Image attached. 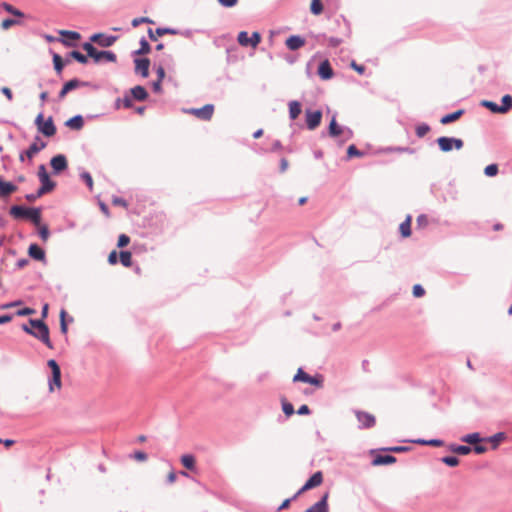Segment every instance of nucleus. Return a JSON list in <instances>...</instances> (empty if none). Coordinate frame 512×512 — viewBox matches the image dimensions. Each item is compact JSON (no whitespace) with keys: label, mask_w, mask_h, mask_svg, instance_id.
I'll return each mask as SVG.
<instances>
[{"label":"nucleus","mask_w":512,"mask_h":512,"mask_svg":"<svg viewBox=\"0 0 512 512\" xmlns=\"http://www.w3.org/2000/svg\"><path fill=\"white\" fill-rule=\"evenodd\" d=\"M46 147V143L36 136L35 141L29 146V148L20 154V160L24 161V157L32 159L37 153Z\"/></svg>","instance_id":"0eeeda50"},{"label":"nucleus","mask_w":512,"mask_h":512,"mask_svg":"<svg viewBox=\"0 0 512 512\" xmlns=\"http://www.w3.org/2000/svg\"><path fill=\"white\" fill-rule=\"evenodd\" d=\"M410 442L419 444V445H427V446H433V447H441L444 445V441L441 439H430V440L416 439V440H411Z\"/></svg>","instance_id":"cd10ccee"},{"label":"nucleus","mask_w":512,"mask_h":512,"mask_svg":"<svg viewBox=\"0 0 512 512\" xmlns=\"http://www.w3.org/2000/svg\"><path fill=\"white\" fill-rule=\"evenodd\" d=\"M348 158L363 156V152L357 149L355 145H350L347 149Z\"/></svg>","instance_id":"de8ad7c7"},{"label":"nucleus","mask_w":512,"mask_h":512,"mask_svg":"<svg viewBox=\"0 0 512 512\" xmlns=\"http://www.w3.org/2000/svg\"><path fill=\"white\" fill-rule=\"evenodd\" d=\"M39 236L40 238L43 240V241H47V239L49 238L50 236V232H49V229L47 226H42L40 229H39Z\"/></svg>","instance_id":"e2e57ef3"},{"label":"nucleus","mask_w":512,"mask_h":512,"mask_svg":"<svg viewBox=\"0 0 512 512\" xmlns=\"http://www.w3.org/2000/svg\"><path fill=\"white\" fill-rule=\"evenodd\" d=\"M355 415H356V418L359 422V428L360 429H368V428H371L375 425V417L368 413V412H363V411H359V410H356L355 411Z\"/></svg>","instance_id":"1a4fd4ad"},{"label":"nucleus","mask_w":512,"mask_h":512,"mask_svg":"<svg viewBox=\"0 0 512 512\" xmlns=\"http://www.w3.org/2000/svg\"><path fill=\"white\" fill-rule=\"evenodd\" d=\"M35 124L43 135L46 137H52L56 133V127L53 123L52 117H49L47 120H44L43 114L39 113L35 119Z\"/></svg>","instance_id":"7ed1b4c3"},{"label":"nucleus","mask_w":512,"mask_h":512,"mask_svg":"<svg viewBox=\"0 0 512 512\" xmlns=\"http://www.w3.org/2000/svg\"><path fill=\"white\" fill-rule=\"evenodd\" d=\"M484 173L488 177L496 176L498 173V166L496 164H490L485 167Z\"/></svg>","instance_id":"09e8293b"},{"label":"nucleus","mask_w":512,"mask_h":512,"mask_svg":"<svg viewBox=\"0 0 512 512\" xmlns=\"http://www.w3.org/2000/svg\"><path fill=\"white\" fill-rule=\"evenodd\" d=\"M181 463L182 465L189 469V470H194L195 469V458L193 455L191 454H185L181 457Z\"/></svg>","instance_id":"72a5a7b5"},{"label":"nucleus","mask_w":512,"mask_h":512,"mask_svg":"<svg viewBox=\"0 0 512 512\" xmlns=\"http://www.w3.org/2000/svg\"><path fill=\"white\" fill-rule=\"evenodd\" d=\"M66 311L64 309L60 312V330L63 334L67 333V324L65 322Z\"/></svg>","instance_id":"4d7b16f0"},{"label":"nucleus","mask_w":512,"mask_h":512,"mask_svg":"<svg viewBox=\"0 0 512 512\" xmlns=\"http://www.w3.org/2000/svg\"><path fill=\"white\" fill-rule=\"evenodd\" d=\"M134 63L135 73L140 74L143 78L148 77L150 60L148 58H136Z\"/></svg>","instance_id":"4468645a"},{"label":"nucleus","mask_w":512,"mask_h":512,"mask_svg":"<svg viewBox=\"0 0 512 512\" xmlns=\"http://www.w3.org/2000/svg\"><path fill=\"white\" fill-rule=\"evenodd\" d=\"M50 165L53 169L54 174H59L68 167L66 156L58 154L51 158Z\"/></svg>","instance_id":"ddd939ff"},{"label":"nucleus","mask_w":512,"mask_h":512,"mask_svg":"<svg viewBox=\"0 0 512 512\" xmlns=\"http://www.w3.org/2000/svg\"><path fill=\"white\" fill-rule=\"evenodd\" d=\"M328 46L336 48L342 43V39L338 37H329L328 40Z\"/></svg>","instance_id":"0e129e2a"},{"label":"nucleus","mask_w":512,"mask_h":512,"mask_svg":"<svg viewBox=\"0 0 512 512\" xmlns=\"http://www.w3.org/2000/svg\"><path fill=\"white\" fill-rule=\"evenodd\" d=\"M188 112L201 120L207 121L210 120L213 116L214 105L206 104L201 108H191Z\"/></svg>","instance_id":"9b49d317"},{"label":"nucleus","mask_w":512,"mask_h":512,"mask_svg":"<svg viewBox=\"0 0 512 512\" xmlns=\"http://www.w3.org/2000/svg\"><path fill=\"white\" fill-rule=\"evenodd\" d=\"M28 254L31 258L42 261L45 259V251L37 244H31L28 248Z\"/></svg>","instance_id":"aec40b11"},{"label":"nucleus","mask_w":512,"mask_h":512,"mask_svg":"<svg viewBox=\"0 0 512 512\" xmlns=\"http://www.w3.org/2000/svg\"><path fill=\"white\" fill-rule=\"evenodd\" d=\"M156 34L158 36H163L165 34L176 35V34H178V31L176 29H173V28H157L156 29Z\"/></svg>","instance_id":"603ef678"},{"label":"nucleus","mask_w":512,"mask_h":512,"mask_svg":"<svg viewBox=\"0 0 512 512\" xmlns=\"http://www.w3.org/2000/svg\"><path fill=\"white\" fill-rule=\"evenodd\" d=\"M323 481V475L320 471L315 472L302 486V488L292 497V499H296L303 492L315 488L319 486Z\"/></svg>","instance_id":"6e6552de"},{"label":"nucleus","mask_w":512,"mask_h":512,"mask_svg":"<svg viewBox=\"0 0 512 512\" xmlns=\"http://www.w3.org/2000/svg\"><path fill=\"white\" fill-rule=\"evenodd\" d=\"M10 215L16 219H29L35 225L41 221V208H27L20 205H13L9 211Z\"/></svg>","instance_id":"f257e3e1"},{"label":"nucleus","mask_w":512,"mask_h":512,"mask_svg":"<svg viewBox=\"0 0 512 512\" xmlns=\"http://www.w3.org/2000/svg\"><path fill=\"white\" fill-rule=\"evenodd\" d=\"M237 41L243 47L251 46L255 48L261 41V35L255 31L249 36L248 32L241 31L237 36Z\"/></svg>","instance_id":"39448f33"},{"label":"nucleus","mask_w":512,"mask_h":512,"mask_svg":"<svg viewBox=\"0 0 512 512\" xmlns=\"http://www.w3.org/2000/svg\"><path fill=\"white\" fill-rule=\"evenodd\" d=\"M60 34L64 37H67L69 40L73 41L79 40L81 37L80 34L76 31L61 30Z\"/></svg>","instance_id":"a18cd8bd"},{"label":"nucleus","mask_w":512,"mask_h":512,"mask_svg":"<svg viewBox=\"0 0 512 512\" xmlns=\"http://www.w3.org/2000/svg\"><path fill=\"white\" fill-rule=\"evenodd\" d=\"M308 376L309 374H307L302 368H299L293 377V381L306 383Z\"/></svg>","instance_id":"c03bdc74"},{"label":"nucleus","mask_w":512,"mask_h":512,"mask_svg":"<svg viewBox=\"0 0 512 512\" xmlns=\"http://www.w3.org/2000/svg\"><path fill=\"white\" fill-rule=\"evenodd\" d=\"M69 57L75 59L76 61H78L79 63L81 64H87L88 63V56L87 55H84L82 54L81 52L77 51V50H73L71 51L69 54H68Z\"/></svg>","instance_id":"ea45409f"},{"label":"nucleus","mask_w":512,"mask_h":512,"mask_svg":"<svg viewBox=\"0 0 512 512\" xmlns=\"http://www.w3.org/2000/svg\"><path fill=\"white\" fill-rule=\"evenodd\" d=\"M285 44L289 50L295 51L305 45V39L299 35H292L286 39Z\"/></svg>","instance_id":"a211bd4d"},{"label":"nucleus","mask_w":512,"mask_h":512,"mask_svg":"<svg viewBox=\"0 0 512 512\" xmlns=\"http://www.w3.org/2000/svg\"><path fill=\"white\" fill-rule=\"evenodd\" d=\"M322 112L320 110H305L306 126L309 130H315L321 123Z\"/></svg>","instance_id":"423d86ee"},{"label":"nucleus","mask_w":512,"mask_h":512,"mask_svg":"<svg viewBox=\"0 0 512 512\" xmlns=\"http://www.w3.org/2000/svg\"><path fill=\"white\" fill-rule=\"evenodd\" d=\"M68 63H69V59H66L64 62L62 57L59 54H57V53L53 54L54 69L58 75H61L64 66Z\"/></svg>","instance_id":"bb28decb"},{"label":"nucleus","mask_w":512,"mask_h":512,"mask_svg":"<svg viewBox=\"0 0 512 512\" xmlns=\"http://www.w3.org/2000/svg\"><path fill=\"white\" fill-rule=\"evenodd\" d=\"M65 125L73 130H80L84 125V120L81 115H75L68 119Z\"/></svg>","instance_id":"b1692460"},{"label":"nucleus","mask_w":512,"mask_h":512,"mask_svg":"<svg viewBox=\"0 0 512 512\" xmlns=\"http://www.w3.org/2000/svg\"><path fill=\"white\" fill-rule=\"evenodd\" d=\"M436 142L442 152H450L453 149L451 137L441 136L436 140Z\"/></svg>","instance_id":"5701e85b"},{"label":"nucleus","mask_w":512,"mask_h":512,"mask_svg":"<svg viewBox=\"0 0 512 512\" xmlns=\"http://www.w3.org/2000/svg\"><path fill=\"white\" fill-rule=\"evenodd\" d=\"M90 58H92L94 60V62H96V63H99L102 61L115 62L117 59L116 54L114 52L106 51V50L98 51L97 49L93 53V56H91Z\"/></svg>","instance_id":"2eb2a0df"},{"label":"nucleus","mask_w":512,"mask_h":512,"mask_svg":"<svg viewBox=\"0 0 512 512\" xmlns=\"http://www.w3.org/2000/svg\"><path fill=\"white\" fill-rule=\"evenodd\" d=\"M117 40V36L106 35L103 33H95L90 37V41L98 44L101 47H110Z\"/></svg>","instance_id":"f8f14e48"},{"label":"nucleus","mask_w":512,"mask_h":512,"mask_svg":"<svg viewBox=\"0 0 512 512\" xmlns=\"http://www.w3.org/2000/svg\"><path fill=\"white\" fill-rule=\"evenodd\" d=\"M382 450L383 451H388V452H394V453H401V452H405V451L409 450V447H406V446H393V447L383 448Z\"/></svg>","instance_id":"bf43d9fd"},{"label":"nucleus","mask_w":512,"mask_h":512,"mask_svg":"<svg viewBox=\"0 0 512 512\" xmlns=\"http://www.w3.org/2000/svg\"><path fill=\"white\" fill-rule=\"evenodd\" d=\"M400 233L403 237H409L411 235V216L407 218L399 226Z\"/></svg>","instance_id":"c756f323"},{"label":"nucleus","mask_w":512,"mask_h":512,"mask_svg":"<svg viewBox=\"0 0 512 512\" xmlns=\"http://www.w3.org/2000/svg\"><path fill=\"white\" fill-rule=\"evenodd\" d=\"M151 51V46L148 43V41L142 37L140 40V48L136 51H134L135 55H145L148 54Z\"/></svg>","instance_id":"f704fd0d"},{"label":"nucleus","mask_w":512,"mask_h":512,"mask_svg":"<svg viewBox=\"0 0 512 512\" xmlns=\"http://www.w3.org/2000/svg\"><path fill=\"white\" fill-rule=\"evenodd\" d=\"M396 462V458L389 454H378L372 460V465L380 466V465H388Z\"/></svg>","instance_id":"6ab92c4d"},{"label":"nucleus","mask_w":512,"mask_h":512,"mask_svg":"<svg viewBox=\"0 0 512 512\" xmlns=\"http://www.w3.org/2000/svg\"><path fill=\"white\" fill-rule=\"evenodd\" d=\"M472 449L476 454H483L487 451V447L484 445H480L479 443L474 444Z\"/></svg>","instance_id":"774afa93"},{"label":"nucleus","mask_w":512,"mask_h":512,"mask_svg":"<svg viewBox=\"0 0 512 512\" xmlns=\"http://www.w3.org/2000/svg\"><path fill=\"white\" fill-rule=\"evenodd\" d=\"M1 6L3 7V9H4L6 12H8V13H10V14L14 15V16H17V17H23V16H24V14H23L20 10L16 9L15 7H13V6H12L11 4H9V3L3 2V3L1 4Z\"/></svg>","instance_id":"a19ab883"},{"label":"nucleus","mask_w":512,"mask_h":512,"mask_svg":"<svg viewBox=\"0 0 512 512\" xmlns=\"http://www.w3.org/2000/svg\"><path fill=\"white\" fill-rule=\"evenodd\" d=\"M89 83L85 81H81L77 78L71 79L68 82H66L62 89L59 92V99H63L69 92L79 88V87H85L88 86Z\"/></svg>","instance_id":"9d476101"},{"label":"nucleus","mask_w":512,"mask_h":512,"mask_svg":"<svg viewBox=\"0 0 512 512\" xmlns=\"http://www.w3.org/2000/svg\"><path fill=\"white\" fill-rule=\"evenodd\" d=\"M464 113V110L460 109L453 113L446 114L440 119V123L443 125L449 124L451 122H454L458 120Z\"/></svg>","instance_id":"a878e982"},{"label":"nucleus","mask_w":512,"mask_h":512,"mask_svg":"<svg viewBox=\"0 0 512 512\" xmlns=\"http://www.w3.org/2000/svg\"><path fill=\"white\" fill-rule=\"evenodd\" d=\"M141 23H153V21L147 17H140V18H135L132 20V26L133 27H137L139 26Z\"/></svg>","instance_id":"680f3d73"},{"label":"nucleus","mask_w":512,"mask_h":512,"mask_svg":"<svg viewBox=\"0 0 512 512\" xmlns=\"http://www.w3.org/2000/svg\"><path fill=\"white\" fill-rule=\"evenodd\" d=\"M441 461L450 467H455L459 464V459L456 456H445Z\"/></svg>","instance_id":"49530a36"},{"label":"nucleus","mask_w":512,"mask_h":512,"mask_svg":"<svg viewBox=\"0 0 512 512\" xmlns=\"http://www.w3.org/2000/svg\"><path fill=\"white\" fill-rule=\"evenodd\" d=\"M17 190V186L12 182L3 180L0 176V198H7Z\"/></svg>","instance_id":"f3484780"},{"label":"nucleus","mask_w":512,"mask_h":512,"mask_svg":"<svg viewBox=\"0 0 512 512\" xmlns=\"http://www.w3.org/2000/svg\"><path fill=\"white\" fill-rule=\"evenodd\" d=\"M289 106V117L291 120H295L301 114V104L296 100H292L288 104Z\"/></svg>","instance_id":"393cba45"},{"label":"nucleus","mask_w":512,"mask_h":512,"mask_svg":"<svg viewBox=\"0 0 512 512\" xmlns=\"http://www.w3.org/2000/svg\"><path fill=\"white\" fill-rule=\"evenodd\" d=\"M130 238L126 234H121L118 238L117 246L122 248L129 244Z\"/></svg>","instance_id":"052dcab7"},{"label":"nucleus","mask_w":512,"mask_h":512,"mask_svg":"<svg viewBox=\"0 0 512 512\" xmlns=\"http://www.w3.org/2000/svg\"><path fill=\"white\" fill-rule=\"evenodd\" d=\"M117 262H118V255H117V252L115 250H113L108 255V263L110 265H115V264H117Z\"/></svg>","instance_id":"69168bd1"},{"label":"nucleus","mask_w":512,"mask_h":512,"mask_svg":"<svg viewBox=\"0 0 512 512\" xmlns=\"http://www.w3.org/2000/svg\"><path fill=\"white\" fill-rule=\"evenodd\" d=\"M412 292H413V296L417 297V298L422 297L425 294V290L420 284H415L413 286Z\"/></svg>","instance_id":"13d9d810"},{"label":"nucleus","mask_w":512,"mask_h":512,"mask_svg":"<svg viewBox=\"0 0 512 512\" xmlns=\"http://www.w3.org/2000/svg\"><path fill=\"white\" fill-rule=\"evenodd\" d=\"M449 449L453 453H456V454H459V455H468L472 451V448L470 446H467V445H456V444L450 445Z\"/></svg>","instance_id":"473e14b6"},{"label":"nucleus","mask_w":512,"mask_h":512,"mask_svg":"<svg viewBox=\"0 0 512 512\" xmlns=\"http://www.w3.org/2000/svg\"><path fill=\"white\" fill-rule=\"evenodd\" d=\"M37 175L41 183L40 192L49 193L56 187V183L50 179V176L44 164H41L38 167Z\"/></svg>","instance_id":"20e7f679"},{"label":"nucleus","mask_w":512,"mask_h":512,"mask_svg":"<svg viewBox=\"0 0 512 512\" xmlns=\"http://www.w3.org/2000/svg\"><path fill=\"white\" fill-rule=\"evenodd\" d=\"M306 383L313 385L317 388H322L323 387V376L320 374H317L315 376L309 375Z\"/></svg>","instance_id":"4c0bfd02"},{"label":"nucleus","mask_w":512,"mask_h":512,"mask_svg":"<svg viewBox=\"0 0 512 512\" xmlns=\"http://www.w3.org/2000/svg\"><path fill=\"white\" fill-rule=\"evenodd\" d=\"M318 75L323 80H329L333 77V69L328 60H324L320 63L318 67Z\"/></svg>","instance_id":"dca6fc26"},{"label":"nucleus","mask_w":512,"mask_h":512,"mask_svg":"<svg viewBox=\"0 0 512 512\" xmlns=\"http://www.w3.org/2000/svg\"><path fill=\"white\" fill-rule=\"evenodd\" d=\"M29 323L32 326V329L35 331V338L42 341L48 348H53L49 337L48 326L39 319H30Z\"/></svg>","instance_id":"f03ea898"},{"label":"nucleus","mask_w":512,"mask_h":512,"mask_svg":"<svg viewBox=\"0 0 512 512\" xmlns=\"http://www.w3.org/2000/svg\"><path fill=\"white\" fill-rule=\"evenodd\" d=\"M282 410L286 416H291L294 414L293 405L290 402L285 401V400L282 401Z\"/></svg>","instance_id":"8fccbe9b"},{"label":"nucleus","mask_w":512,"mask_h":512,"mask_svg":"<svg viewBox=\"0 0 512 512\" xmlns=\"http://www.w3.org/2000/svg\"><path fill=\"white\" fill-rule=\"evenodd\" d=\"M344 129L345 127L337 124L336 118L333 116L328 128L329 136L332 138L339 137L343 133Z\"/></svg>","instance_id":"412c9836"},{"label":"nucleus","mask_w":512,"mask_h":512,"mask_svg":"<svg viewBox=\"0 0 512 512\" xmlns=\"http://www.w3.org/2000/svg\"><path fill=\"white\" fill-rule=\"evenodd\" d=\"M506 435L504 432H498L488 438H485V441L491 442L493 444V449H496L499 445V442L504 440Z\"/></svg>","instance_id":"c9c22d12"},{"label":"nucleus","mask_w":512,"mask_h":512,"mask_svg":"<svg viewBox=\"0 0 512 512\" xmlns=\"http://www.w3.org/2000/svg\"><path fill=\"white\" fill-rule=\"evenodd\" d=\"M82 48L84 51H86L88 57L93 56V53L96 51V48L91 42L83 43Z\"/></svg>","instance_id":"5fc2aeb1"},{"label":"nucleus","mask_w":512,"mask_h":512,"mask_svg":"<svg viewBox=\"0 0 512 512\" xmlns=\"http://www.w3.org/2000/svg\"><path fill=\"white\" fill-rule=\"evenodd\" d=\"M501 102H502V104L499 105L500 109H501V114H505L512 109V96L511 95H509V94L504 95L501 98Z\"/></svg>","instance_id":"2f4dec72"},{"label":"nucleus","mask_w":512,"mask_h":512,"mask_svg":"<svg viewBox=\"0 0 512 512\" xmlns=\"http://www.w3.org/2000/svg\"><path fill=\"white\" fill-rule=\"evenodd\" d=\"M47 192H40V188L35 192V193H31V194H27L25 195V199L29 202H34L36 201L38 198H40L41 196H43L44 194H46Z\"/></svg>","instance_id":"864d4df0"},{"label":"nucleus","mask_w":512,"mask_h":512,"mask_svg":"<svg viewBox=\"0 0 512 512\" xmlns=\"http://www.w3.org/2000/svg\"><path fill=\"white\" fill-rule=\"evenodd\" d=\"M54 386L61 387V370L52 372V377L49 379V390L54 391Z\"/></svg>","instance_id":"7c9ffc66"},{"label":"nucleus","mask_w":512,"mask_h":512,"mask_svg":"<svg viewBox=\"0 0 512 512\" xmlns=\"http://www.w3.org/2000/svg\"><path fill=\"white\" fill-rule=\"evenodd\" d=\"M451 139H452L453 148H455L456 150H460L463 147L464 142L462 139L455 138V137H451Z\"/></svg>","instance_id":"338daca9"},{"label":"nucleus","mask_w":512,"mask_h":512,"mask_svg":"<svg viewBox=\"0 0 512 512\" xmlns=\"http://www.w3.org/2000/svg\"><path fill=\"white\" fill-rule=\"evenodd\" d=\"M19 24V21L11 18L4 19L1 23V27L4 30L9 29L10 27Z\"/></svg>","instance_id":"6e6d98bb"},{"label":"nucleus","mask_w":512,"mask_h":512,"mask_svg":"<svg viewBox=\"0 0 512 512\" xmlns=\"http://www.w3.org/2000/svg\"><path fill=\"white\" fill-rule=\"evenodd\" d=\"M461 441L466 442L468 444H477L482 441H485V438H482L478 432L470 433L461 438Z\"/></svg>","instance_id":"c85d7f7f"},{"label":"nucleus","mask_w":512,"mask_h":512,"mask_svg":"<svg viewBox=\"0 0 512 512\" xmlns=\"http://www.w3.org/2000/svg\"><path fill=\"white\" fill-rule=\"evenodd\" d=\"M80 178L86 183V185L88 186V188L90 190H92V187H93V179H92V176L89 172H82L80 174Z\"/></svg>","instance_id":"3c124183"},{"label":"nucleus","mask_w":512,"mask_h":512,"mask_svg":"<svg viewBox=\"0 0 512 512\" xmlns=\"http://www.w3.org/2000/svg\"><path fill=\"white\" fill-rule=\"evenodd\" d=\"M481 106L489 109L493 113L501 114L500 106L493 101L483 100V101H481Z\"/></svg>","instance_id":"58836bf2"},{"label":"nucleus","mask_w":512,"mask_h":512,"mask_svg":"<svg viewBox=\"0 0 512 512\" xmlns=\"http://www.w3.org/2000/svg\"><path fill=\"white\" fill-rule=\"evenodd\" d=\"M310 10L314 15H319L323 11V4L321 0H312Z\"/></svg>","instance_id":"79ce46f5"},{"label":"nucleus","mask_w":512,"mask_h":512,"mask_svg":"<svg viewBox=\"0 0 512 512\" xmlns=\"http://www.w3.org/2000/svg\"><path fill=\"white\" fill-rule=\"evenodd\" d=\"M130 93L132 95V98H134L137 101H144L148 97V92L141 85H137L131 88Z\"/></svg>","instance_id":"4be33fe9"},{"label":"nucleus","mask_w":512,"mask_h":512,"mask_svg":"<svg viewBox=\"0 0 512 512\" xmlns=\"http://www.w3.org/2000/svg\"><path fill=\"white\" fill-rule=\"evenodd\" d=\"M430 131V126L426 123H422L416 126L415 132L419 138L424 137Z\"/></svg>","instance_id":"37998d69"},{"label":"nucleus","mask_w":512,"mask_h":512,"mask_svg":"<svg viewBox=\"0 0 512 512\" xmlns=\"http://www.w3.org/2000/svg\"><path fill=\"white\" fill-rule=\"evenodd\" d=\"M120 262L124 267L132 265V254L129 251H121L119 254Z\"/></svg>","instance_id":"e433bc0d"}]
</instances>
